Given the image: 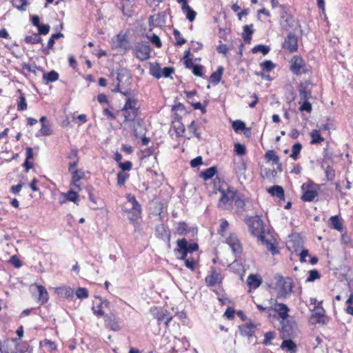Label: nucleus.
<instances>
[{
    "mask_svg": "<svg viewBox=\"0 0 353 353\" xmlns=\"http://www.w3.org/2000/svg\"><path fill=\"white\" fill-rule=\"evenodd\" d=\"M249 231L251 234L257 238L263 244L267 245V248L272 254L279 253L276 246L270 240L265 239V227L263 221L260 216H255L248 221Z\"/></svg>",
    "mask_w": 353,
    "mask_h": 353,
    "instance_id": "obj_1",
    "label": "nucleus"
},
{
    "mask_svg": "<svg viewBox=\"0 0 353 353\" xmlns=\"http://www.w3.org/2000/svg\"><path fill=\"white\" fill-rule=\"evenodd\" d=\"M197 243H189L185 238L176 241V248L174 250L177 259H185L188 253H192L199 250Z\"/></svg>",
    "mask_w": 353,
    "mask_h": 353,
    "instance_id": "obj_2",
    "label": "nucleus"
},
{
    "mask_svg": "<svg viewBox=\"0 0 353 353\" xmlns=\"http://www.w3.org/2000/svg\"><path fill=\"white\" fill-rule=\"evenodd\" d=\"M127 201L132 204L130 209L123 210V211L130 214L129 220L132 223L135 224L138 219L141 218L142 208L140 203L137 201L135 196L132 194H128L126 195Z\"/></svg>",
    "mask_w": 353,
    "mask_h": 353,
    "instance_id": "obj_3",
    "label": "nucleus"
},
{
    "mask_svg": "<svg viewBox=\"0 0 353 353\" xmlns=\"http://www.w3.org/2000/svg\"><path fill=\"white\" fill-rule=\"evenodd\" d=\"M290 71L295 75L307 74L310 70L307 68L305 61L299 55H294L290 60Z\"/></svg>",
    "mask_w": 353,
    "mask_h": 353,
    "instance_id": "obj_4",
    "label": "nucleus"
},
{
    "mask_svg": "<svg viewBox=\"0 0 353 353\" xmlns=\"http://www.w3.org/2000/svg\"><path fill=\"white\" fill-rule=\"evenodd\" d=\"M136 57L143 61L150 57L151 48L148 41H141L137 43L132 48Z\"/></svg>",
    "mask_w": 353,
    "mask_h": 353,
    "instance_id": "obj_5",
    "label": "nucleus"
},
{
    "mask_svg": "<svg viewBox=\"0 0 353 353\" xmlns=\"http://www.w3.org/2000/svg\"><path fill=\"white\" fill-rule=\"evenodd\" d=\"M282 48L292 53L298 50V38L293 32H289L282 43Z\"/></svg>",
    "mask_w": 353,
    "mask_h": 353,
    "instance_id": "obj_6",
    "label": "nucleus"
},
{
    "mask_svg": "<svg viewBox=\"0 0 353 353\" xmlns=\"http://www.w3.org/2000/svg\"><path fill=\"white\" fill-rule=\"evenodd\" d=\"M225 243L231 248L236 257H239L243 252L241 243L235 234H230L225 240Z\"/></svg>",
    "mask_w": 353,
    "mask_h": 353,
    "instance_id": "obj_7",
    "label": "nucleus"
},
{
    "mask_svg": "<svg viewBox=\"0 0 353 353\" xmlns=\"http://www.w3.org/2000/svg\"><path fill=\"white\" fill-rule=\"evenodd\" d=\"M219 192L221 193L219 203V208H223L226 204H231L236 196V190L230 187H228L227 190L219 188Z\"/></svg>",
    "mask_w": 353,
    "mask_h": 353,
    "instance_id": "obj_8",
    "label": "nucleus"
},
{
    "mask_svg": "<svg viewBox=\"0 0 353 353\" xmlns=\"http://www.w3.org/2000/svg\"><path fill=\"white\" fill-rule=\"evenodd\" d=\"M313 83L310 80L300 83L298 90L300 95V101L309 100L312 98V86Z\"/></svg>",
    "mask_w": 353,
    "mask_h": 353,
    "instance_id": "obj_9",
    "label": "nucleus"
},
{
    "mask_svg": "<svg viewBox=\"0 0 353 353\" xmlns=\"http://www.w3.org/2000/svg\"><path fill=\"white\" fill-rule=\"evenodd\" d=\"M312 183H303L301 186L304 190L301 199L305 202H312L317 196L318 193L316 189H311Z\"/></svg>",
    "mask_w": 353,
    "mask_h": 353,
    "instance_id": "obj_10",
    "label": "nucleus"
},
{
    "mask_svg": "<svg viewBox=\"0 0 353 353\" xmlns=\"http://www.w3.org/2000/svg\"><path fill=\"white\" fill-rule=\"evenodd\" d=\"M279 281L282 282V283L278 292L277 296L279 298L285 297L288 294L292 292L294 284L292 279L290 277H286L285 279H283V276H281Z\"/></svg>",
    "mask_w": 353,
    "mask_h": 353,
    "instance_id": "obj_11",
    "label": "nucleus"
},
{
    "mask_svg": "<svg viewBox=\"0 0 353 353\" xmlns=\"http://www.w3.org/2000/svg\"><path fill=\"white\" fill-rule=\"evenodd\" d=\"M103 317L105 325L107 328L114 332H117L121 330L119 321L114 314L112 312L106 314Z\"/></svg>",
    "mask_w": 353,
    "mask_h": 353,
    "instance_id": "obj_12",
    "label": "nucleus"
},
{
    "mask_svg": "<svg viewBox=\"0 0 353 353\" xmlns=\"http://www.w3.org/2000/svg\"><path fill=\"white\" fill-rule=\"evenodd\" d=\"M223 277L219 272H217L214 268H211L210 274L206 276L205 281L208 287H213L222 283Z\"/></svg>",
    "mask_w": 353,
    "mask_h": 353,
    "instance_id": "obj_13",
    "label": "nucleus"
},
{
    "mask_svg": "<svg viewBox=\"0 0 353 353\" xmlns=\"http://www.w3.org/2000/svg\"><path fill=\"white\" fill-rule=\"evenodd\" d=\"M152 314L154 319L157 320L159 324L163 322L166 326H168L172 319V316L170 312L163 308L157 310V312H153Z\"/></svg>",
    "mask_w": 353,
    "mask_h": 353,
    "instance_id": "obj_14",
    "label": "nucleus"
},
{
    "mask_svg": "<svg viewBox=\"0 0 353 353\" xmlns=\"http://www.w3.org/2000/svg\"><path fill=\"white\" fill-rule=\"evenodd\" d=\"M156 234L158 238L165 241L168 248H170V232L164 224H159L156 227Z\"/></svg>",
    "mask_w": 353,
    "mask_h": 353,
    "instance_id": "obj_15",
    "label": "nucleus"
},
{
    "mask_svg": "<svg viewBox=\"0 0 353 353\" xmlns=\"http://www.w3.org/2000/svg\"><path fill=\"white\" fill-rule=\"evenodd\" d=\"M190 232L193 236L197 235V228H189L185 221H181L177 223V226L175 228L176 234L181 236H184Z\"/></svg>",
    "mask_w": 353,
    "mask_h": 353,
    "instance_id": "obj_16",
    "label": "nucleus"
},
{
    "mask_svg": "<svg viewBox=\"0 0 353 353\" xmlns=\"http://www.w3.org/2000/svg\"><path fill=\"white\" fill-rule=\"evenodd\" d=\"M256 328V325L252 322L239 326L241 335L247 336L249 340L254 335Z\"/></svg>",
    "mask_w": 353,
    "mask_h": 353,
    "instance_id": "obj_17",
    "label": "nucleus"
},
{
    "mask_svg": "<svg viewBox=\"0 0 353 353\" xmlns=\"http://www.w3.org/2000/svg\"><path fill=\"white\" fill-rule=\"evenodd\" d=\"M184 65L186 68L192 69L193 74L196 77H203L204 67L202 65L194 64L192 59H187L185 60Z\"/></svg>",
    "mask_w": 353,
    "mask_h": 353,
    "instance_id": "obj_18",
    "label": "nucleus"
},
{
    "mask_svg": "<svg viewBox=\"0 0 353 353\" xmlns=\"http://www.w3.org/2000/svg\"><path fill=\"white\" fill-rule=\"evenodd\" d=\"M117 48L124 50H128L132 48L130 41L127 39L126 34L120 32L116 37V41H114Z\"/></svg>",
    "mask_w": 353,
    "mask_h": 353,
    "instance_id": "obj_19",
    "label": "nucleus"
},
{
    "mask_svg": "<svg viewBox=\"0 0 353 353\" xmlns=\"http://www.w3.org/2000/svg\"><path fill=\"white\" fill-rule=\"evenodd\" d=\"M61 196L63 197V201H59L60 204H63L66 201H71L79 205V195L77 192L74 191L72 189L69 190L65 193H61Z\"/></svg>",
    "mask_w": 353,
    "mask_h": 353,
    "instance_id": "obj_20",
    "label": "nucleus"
},
{
    "mask_svg": "<svg viewBox=\"0 0 353 353\" xmlns=\"http://www.w3.org/2000/svg\"><path fill=\"white\" fill-rule=\"evenodd\" d=\"M63 34L61 32H57L54 34H52L51 37H50L47 46L43 48V44H42V52L44 54L48 55L50 54V50H52L54 48V45L55 43V40H57L58 39L63 37Z\"/></svg>",
    "mask_w": 353,
    "mask_h": 353,
    "instance_id": "obj_21",
    "label": "nucleus"
},
{
    "mask_svg": "<svg viewBox=\"0 0 353 353\" xmlns=\"http://www.w3.org/2000/svg\"><path fill=\"white\" fill-rule=\"evenodd\" d=\"M135 0H122V11L124 15L131 17L134 13Z\"/></svg>",
    "mask_w": 353,
    "mask_h": 353,
    "instance_id": "obj_22",
    "label": "nucleus"
},
{
    "mask_svg": "<svg viewBox=\"0 0 353 353\" xmlns=\"http://www.w3.org/2000/svg\"><path fill=\"white\" fill-rule=\"evenodd\" d=\"M223 70L224 68L223 66H219L216 71L212 72L208 79V80L210 82H211L214 85H218L221 80Z\"/></svg>",
    "mask_w": 353,
    "mask_h": 353,
    "instance_id": "obj_23",
    "label": "nucleus"
},
{
    "mask_svg": "<svg viewBox=\"0 0 353 353\" xmlns=\"http://www.w3.org/2000/svg\"><path fill=\"white\" fill-rule=\"evenodd\" d=\"M262 283V279L259 274H251L248 276L247 284L250 288L256 289Z\"/></svg>",
    "mask_w": 353,
    "mask_h": 353,
    "instance_id": "obj_24",
    "label": "nucleus"
},
{
    "mask_svg": "<svg viewBox=\"0 0 353 353\" xmlns=\"http://www.w3.org/2000/svg\"><path fill=\"white\" fill-rule=\"evenodd\" d=\"M56 294L62 298L73 297L74 290L70 287L62 286L55 289Z\"/></svg>",
    "mask_w": 353,
    "mask_h": 353,
    "instance_id": "obj_25",
    "label": "nucleus"
},
{
    "mask_svg": "<svg viewBox=\"0 0 353 353\" xmlns=\"http://www.w3.org/2000/svg\"><path fill=\"white\" fill-rule=\"evenodd\" d=\"M39 121L41 125V128L39 130L42 136H49L52 134V130L49 124V122L47 119V117L46 116H42L40 118Z\"/></svg>",
    "mask_w": 353,
    "mask_h": 353,
    "instance_id": "obj_26",
    "label": "nucleus"
},
{
    "mask_svg": "<svg viewBox=\"0 0 353 353\" xmlns=\"http://www.w3.org/2000/svg\"><path fill=\"white\" fill-rule=\"evenodd\" d=\"M231 29L230 28H219L218 36L219 37V43L224 41L225 42L232 43L230 37Z\"/></svg>",
    "mask_w": 353,
    "mask_h": 353,
    "instance_id": "obj_27",
    "label": "nucleus"
},
{
    "mask_svg": "<svg viewBox=\"0 0 353 353\" xmlns=\"http://www.w3.org/2000/svg\"><path fill=\"white\" fill-rule=\"evenodd\" d=\"M39 297L38 302L41 305L46 303L49 300V294L46 288L41 285H37Z\"/></svg>",
    "mask_w": 353,
    "mask_h": 353,
    "instance_id": "obj_28",
    "label": "nucleus"
},
{
    "mask_svg": "<svg viewBox=\"0 0 353 353\" xmlns=\"http://www.w3.org/2000/svg\"><path fill=\"white\" fill-rule=\"evenodd\" d=\"M268 192L272 196H277L279 200H284L285 199V192L283 188L278 185H274L271 186L268 189Z\"/></svg>",
    "mask_w": 353,
    "mask_h": 353,
    "instance_id": "obj_29",
    "label": "nucleus"
},
{
    "mask_svg": "<svg viewBox=\"0 0 353 353\" xmlns=\"http://www.w3.org/2000/svg\"><path fill=\"white\" fill-rule=\"evenodd\" d=\"M231 8L236 14L239 21L243 20V17L247 16L249 13V9H241V6L239 4L238 1L234 3Z\"/></svg>",
    "mask_w": 353,
    "mask_h": 353,
    "instance_id": "obj_30",
    "label": "nucleus"
},
{
    "mask_svg": "<svg viewBox=\"0 0 353 353\" xmlns=\"http://www.w3.org/2000/svg\"><path fill=\"white\" fill-rule=\"evenodd\" d=\"M72 174V179H71V185L75 186L77 188L80 190L79 185L77 184V182H79L81 179H83L85 176V173L83 171L79 169L75 170Z\"/></svg>",
    "mask_w": 353,
    "mask_h": 353,
    "instance_id": "obj_31",
    "label": "nucleus"
},
{
    "mask_svg": "<svg viewBox=\"0 0 353 353\" xmlns=\"http://www.w3.org/2000/svg\"><path fill=\"white\" fill-rule=\"evenodd\" d=\"M217 173V168L212 166L201 172L199 176L203 178L204 181H208L212 179Z\"/></svg>",
    "mask_w": 353,
    "mask_h": 353,
    "instance_id": "obj_32",
    "label": "nucleus"
},
{
    "mask_svg": "<svg viewBox=\"0 0 353 353\" xmlns=\"http://www.w3.org/2000/svg\"><path fill=\"white\" fill-rule=\"evenodd\" d=\"M281 348L290 352V353H296L297 345L292 339L283 340L281 345Z\"/></svg>",
    "mask_w": 353,
    "mask_h": 353,
    "instance_id": "obj_33",
    "label": "nucleus"
},
{
    "mask_svg": "<svg viewBox=\"0 0 353 353\" xmlns=\"http://www.w3.org/2000/svg\"><path fill=\"white\" fill-rule=\"evenodd\" d=\"M330 227L339 232H342L343 230V223H341L338 215L332 216L330 218Z\"/></svg>",
    "mask_w": 353,
    "mask_h": 353,
    "instance_id": "obj_34",
    "label": "nucleus"
},
{
    "mask_svg": "<svg viewBox=\"0 0 353 353\" xmlns=\"http://www.w3.org/2000/svg\"><path fill=\"white\" fill-rule=\"evenodd\" d=\"M274 310L278 312L279 316L283 320H285L288 317L289 308L287 305L282 303H277Z\"/></svg>",
    "mask_w": 353,
    "mask_h": 353,
    "instance_id": "obj_35",
    "label": "nucleus"
},
{
    "mask_svg": "<svg viewBox=\"0 0 353 353\" xmlns=\"http://www.w3.org/2000/svg\"><path fill=\"white\" fill-rule=\"evenodd\" d=\"M183 12L185 14L186 18L192 21L194 20L196 12L193 10L188 5V2H185L181 5Z\"/></svg>",
    "mask_w": 353,
    "mask_h": 353,
    "instance_id": "obj_36",
    "label": "nucleus"
},
{
    "mask_svg": "<svg viewBox=\"0 0 353 353\" xmlns=\"http://www.w3.org/2000/svg\"><path fill=\"white\" fill-rule=\"evenodd\" d=\"M281 22H290L292 20V15L290 13V11L288 8L283 6H280L279 8Z\"/></svg>",
    "mask_w": 353,
    "mask_h": 353,
    "instance_id": "obj_37",
    "label": "nucleus"
},
{
    "mask_svg": "<svg viewBox=\"0 0 353 353\" xmlns=\"http://www.w3.org/2000/svg\"><path fill=\"white\" fill-rule=\"evenodd\" d=\"M137 102H138L137 99H136L134 98L128 97L126 99L124 106L123 107L121 110L122 111L135 110H139V108L137 107Z\"/></svg>",
    "mask_w": 353,
    "mask_h": 353,
    "instance_id": "obj_38",
    "label": "nucleus"
},
{
    "mask_svg": "<svg viewBox=\"0 0 353 353\" xmlns=\"http://www.w3.org/2000/svg\"><path fill=\"white\" fill-rule=\"evenodd\" d=\"M59 74L55 70H51L50 72H44L43 74V79L46 81V83L54 82L59 79Z\"/></svg>",
    "mask_w": 353,
    "mask_h": 353,
    "instance_id": "obj_39",
    "label": "nucleus"
},
{
    "mask_svg": "<svg viewBox=\"0 0 353 353\" xmlns=\"http://www.w3.org/2000/svg\"><path fill=\"white\" fill-rule=\"evenodd\" d=\"M23 41L27 44L34 45L41 43L42 39L37 33L32 32L31 35H26Z\"/></svg>",
    "mask_w": 353,
    "mask_h": 353,
    "instance_id": "obj_40",
    "label": "nucleus"
},
{
    "mask_svg": "<svg viewBox=\"0 0 353 353\" xmlns=\"http://www.w3.org/2000/svg\"><path fill=\"white\" fill-rule=\"evenodd\" d=\"M323 157L321 162V168H324L325 165L329 164V161H332L333 152L329 149L328 146H327L323 149Z\"/></svg>",
    "mask_w": 353,
    "mask_h": 353,
    "instance_id": "obj_41",
    "label": "nucleus"
},
{
    "mask_svg": "<svg viewBox=\"0 0 353 353\" xmlns=\"http://www.w3.org/2000/svg\"><path fill=\"white\" fill-rule=\"evenodd\" d=\"M311 141V144H317L323 142L324 141V138L321 135L320 131L318 130H312L310 133Z\"/></svg>",
    "mask_w": 353,
    "mask_h": 353,
    "instance_id": "obj_42",
    "label": "nucleus"
},
{
    "mask_svg": "<svg viewBox=\"0 0 353 353\" xmlns=\"http://www.w3.org/2000/svg\"><path fill=\"white\" fill-rule=\"evenodd\" d=\"M252 24L246 25L243 27V38L245 43H250L252 35L253 34Z\"/></svg>",
    "mask_w": 353,
    "mask_h": 353,
    "instance_id": "obj_43",
    "label": "nucleus"
},
{
    "mask_svg": "<svg viewBox=\"0 0 353 353\" xmlns=\"http://www.w3.org/2000/svg\"><path fill=\"white\" fill-rule=\"evenodd\" d=\"M123 116H124V121H123L124 123L134 121L136 117L139 114L138 110H127V111H123Z\"/></svg>",
    "mask_w": 353,
    "mask_h": 353,
    "instance_id": "obj_44",
    "label": "nucleus"
},
{
    "mask_svg": "<svg viewBox=\"0 0 353 353\" xmlns=\"http://www.w3.org/2000/svg\"><path fill=\"white\" fill-rule=\"evenodd\" d=\"M150 74L157 79H159L161 77H162L161 68L159 63H150Z\"/></svg>",
    "mask_w": 353,
    "mask_h": 353,
    "instance_id": "obj_45",
    "label": "nucleus"
},
{
    "mask_svg": "<svg viewBox=\"0 0 353 353\" xmlns=\"http://www.w3.org/2000/svg\"><path fill=\"white\" fill-rule=\"evenodd\" d=\"M117 80L118 83H121L125 77L128 79H131L132 76L130 72L126 68H119L117 71Z\"/></svg>",
    "mask_w": 353,
    "mask_h": 353,
    "instance_id": "obj_46",
    "label": "nucleus"
},
{
    "mask_svg": "<svg viewBox=\"0 0 353 353\" xmlns=\"http://www.w3.org/2000/svg\"><path fill=\"white\" fill-rule=\"evenodd\" d=\"M168 17V15L165 12H162L158 13L157 16L150 15L148 19V22H165Z\"/></svg>",
    "mask_w": 353,
    "mask_h": 353,
    "instance_id": "obj_47",
    "label": "nucleus"
},
{
    "mask_svg": "<svg viewBox=\"0 0 353 353\" xmlns=\"http://www.w3.org/2000/svg\"><path fill=\"white\" fill-rule=\"evenodd\" d=\"M288 248L292 249L293 252L298 253L299 251L303 249V242L301 239L292 241L288 246Z\"/></svg>",
    "mask_w": 353,
    "mask_h": 353,
    "instance_id": "obj_48",
    "label": "nucleus"
},
{
    "mask_svg": "<svg viewBox=\"0 0 353 353\" xmlns=\"http://www.w3.org/2000/svg\"><path fill=\"white\" fill-rule=\"evenodd\" d=\"M34 26L37 27L38 29V34L41 35H46L49 33L50 27L48 23H32Z\"/></svg>",
    "mask_w": 353,
    "mask_h": 353,
    "instance_id": "obj_49",
    "label": "nucleus"
},
{
    "mask_svg": "<svg viewBox=\"0 0 353 353\" xmlns=\"http://www.w3.org/2000/svg\"><path fill=\"white\" fill-rule=\"evenodd\" d=\"M233 201L235 206H236V208L239 209H243L245 205L243 195L242 194L238 193L236 190V196L235 198H234Z\"/></svg>",
    "mask_w": 353,
    "mask_h": 353,
    "instance_id": "obj_50",
    "label": "nucleus"
},
{
    "mask_svg": "<svg viewBox=\"0 0 353 353\" xmlns=\"http://www.w3.org/2000/svg\"><path fill=\"white\" fill-rule=\"evenodd\" d=\"M188 128L196 138L199 140L201 139V133L198 132V130L199 129V124L197 122L192 121L188 125Z\"/></svg>",
    "mask_w": 353,
    "mask_h": 353,
    "instance_id": "obj_51",
    "label": "nucleus"
},
{
    "mask_svg": "<svg viewBox=\"0 0 353 353\" xmlns=\"http://www.w3.org/2000/svg\"><path fill=\"white\" fill-rule=\"evenodd\" d=\"M270 51V46L263 44L256 45L252 49V53L255 54L259 52H261L263 55H266L267 54L269 53Z\"/></svg>",
    "mask_w": 353,
    "mask_h": 353,
    "instance_id": "obj_52",
    "label": "nucleus"
},
{
    "mask_svg": "<svg viewBox=\"0 0 353 353\" xmlns=\"http://www.w3.org/2000/svg\"><path fill=\"white\" fill-rule=\"evenodd\" d=\"M299 104H300L299 110L301 112H306L307 113H310L312 112V103L309 102V100L299 101Z\"/></svg>",
    "mask_w": 353,
    "mask_h": 353,
    "instance_id": "obj_53",
    "label": "nucleus"
},
{
    "mask_svg": "<svg viewBox=\"0 0 353 353\" xmlns=\"http://www.w3.org/2000/svg\"><path fill=\"white\" fill-rule=\"evenodd\" d=\"M327 181H332L335 177V170L330 166V164L325 165L324 168Z\"/></svg>",
    "mask_w": 353,
    "mask_h": 353,
    "instance_id": "obj_54",
    "label": "nucleus"
},
{
    "mask_svg": "<svg viewBox=\"0 0 353 353\" xmlns=\"http://www.w3.org/2000/svg\"><path fill=\"white\" fill-rule=\"evenodd\" d=\"M302 149V145L300 143H296L292 147V153L290 155L294 160H296L299 156L301 150Z\"/></svg>",
    "mask_w": 353,
    "mask_h": 353,
    "instance_id": "obj_55",
    "label": "nucleus"
},
{
    "mask_svg": "<svg viewBox=\"0 0 353 353\" xmlns=\"http://www.w3.org/2000/svg\"><path fill=\"white\" fill-rule=\"evenodd\" d=\"M117 185L122 186L123 185L126 181L128 179L130 174L124 172L123 171L118 172L117 174Z\"/></svg>",
    "mask_w": 353,
    "mask_h": 353,
    "instance_id": "obj_56",
    "label": "nucleus"
},
{
    "mask_svg": "<svg viewBox=\"0 0 353 353\" xmlns=\"http://www.w3.org/2000/svg\"><path fill=\"white\" fill-rule=\"evenodd\" d=\"M18 92L20 93L19 96V101L17 104V109L19 111H23L27 109V103L26 100V97L23 93H22L21 90H18Z\"/></svg>",
    "mask_w": 353,
    "mask_h": 353,
    "instance_id": "obj_57",
    "label": "nucleus"
},
{
    "mask_svg": "<svg viewBox=\"0 0 353 353\" xmlns=\"http://www.w3.org/2000/svg\"><path fill=\"white\" fill-rule=\"evenodd\" d=\"M265 158L268 161H272L274 164L279 163V157L273 150H268L265 154Z\"/></svg>",
    "mask_w": 353,
    "mask_h": 353,
    "instance_id": "obj_58",
    "label": "nucleus"
},
{
    "mask_svg": "<svg viewBox=\"0 0 353 353\" xmlns=\"http://www.w3.org/2000/svg\"><path fill=\"white\" fill-rule=\"evenodd\" d=\"M321 274L317 270H311L308 272V276L306 279V282H314L316 279L321 278Z\"/></svg>",
    "mask_w": 353,
    "mask_h": 353,
    "instance_id": "obj_59",
    "label": "nucleus"
},
{
    "mask_svg": "<svg viewBox=\"0 0 353 353\" xmlns=\"http://www.w3.org/2000/svg\"><path fill=\"white\" fill-rule=\"evenodd\" d=\"M260 67L266 72H270L276 67V64L270 60H265L260 63Z\"/></svg>",
    "mask_w": 353,
    "mask_h": 353,
    "instance_id": "obj_60",
    "label": "nucleus"
},
{
    "mask_svg": "<svg viewBox=\"0 0 353 353\" xmlns=\"http://www.w3.org/2000/svg\"><path fill=\"white\" fill-rule=\"evenodd\" d=\"M232 127L235 132L238 133L245 130V123L241 120H236L233 121Z\"/></svg>",
    "mask_w": 353,
    "mask_h": 353,
    "instance_id": "obj_61",
    "label": "nucleus"
},
{
    "mask_svg": "<svg viewBox=\"0 0 353 353\" xmlns=\"http://www.w3.org/2000/svg\"><path fill=\"white\" fill-rule=\"evenodd\" d=\"M146 37L150 41V42L157 48H161L162 46L161 39L159 36L155 34L152 35L146 34Z\"/></svg>",
    "mask_w": 353,
    "mask_h": 353,
    "instance_id": "obj_62",
    "label": "nucleus"
},
{
    "mask_svg": "<svg viewBox=\"0 0 353 353\" xmlns=\"http://www.w3.org/2000/svg\"><path fill=\"white\" fill-rule=\"evenodd\" d=\"M234 150L236 155L243 156L246 153L245 146L243 144L236 143L234 144Z\"/></svg>",
    "mask_w": 353,
    "mask_h": 353,
    "instance_id": "obj_63",
    "label": "nucleus"
},
{
    "mask_svg": "<svg viewBox=\"0 0 353 353\" xmlns=\"http://www.w3.org/2000/svg\"><path fill=\"white\" fill-rule=\"evenodd\" d=\"M9 340L5 339L3 342L0 341V352L1 353H14V351H10L8 345Z\"/></svg>",
    "mask_w": 353,
    "mask_h": 353,
    "instance_id": "obj_64",
    "label": "nucleus"
}]
</instances>
